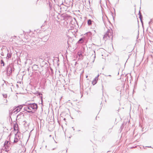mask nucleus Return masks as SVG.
<instances>
[{
    "mask_svg": "<svg viewBox=\"0 0 153 153\" xmlns=\"http://www.w3.org/2000/svg\"><path fill=\"white\" fill-rule=\"evenodd\" d=\"M92 22H94L91 19H89L88 21V24L89 26L91 25L92 24Z\"/></svg>",
    "mask_w": 153,
    "mask_h": 153,
    "instance_id": "0eeeda50",
    "label": "nucleus"
},
{
    "mask_svg": "<svg viewBox=\"0 0 153 153\" xmlns=\"http://www.w3.org/2000/svg\"><path fill=\"white\" fill-rule=\"evenodd\" d=\"M49 7H50V9H51V8L52 5L51 4V3H50L49 2Z\"/></svg>",
    "mask_w": 153,
    "mask_h": 153,
    "instance_id": "aec40b11",
    "label": "nucleus"
},
{
    "mask_svg": "<svg viewBox=\"0 0 153 153\" xmlns=\"http://www.w3.org/2000/svg\"><path fill=\"white\" fill-rule=\"evenodd\" d=\"M22 108V105H20L17 107H14L13 110L12 111L11 110L10 111V114H12L13 113L15 114H17L18 112H19L20 111Z\"/></svg>",
    "mask_w": 153,
    "mask_h": 153,
    "instance_id": "f257e3e1",
    "label": "nucleus"
},
{
    "mask_svg": "<svg viewBox=\"0 0 153 153\" xmlns=\"http://www.w3.org/2000/svg\"><path fill=\"white\" fill-rule=\"evenodd\" d=\"M8 85H9V86H13V84L12 83H8Z\"/></svg>",
    "mask_w": 153,
    "mask_h": 153,
    "instance_id": "6ab92c4d",
    "label": "nucleus"
},
{
    "mask_svg": "<svg viewBox=\"0 0 153 153\" xmlns=\"http://www.w3.org/2000/svg\"><path fill=\"white\" fill-rule=\"evenodd\" d=\"M10 144L9 141H6L4 144V146H5V148H6L7 146V145L8 144V143Z\"/></svg>",
    "mask_w": 153,
    "mask_h": 153,
    "instance_id": "6e6552de",
    "label": "nucleus"
},
{
    "mask_svg": "<svg viewBox=\"0 0 153 153\" xmlns=\"http://www.w3.org/2000/svg\"><path fill=\"white\" fill-rule=\"evenodd\" d=\"M92 45H95L94 43H92Z\"/></svg>",
    "mask_w": 153,
    "mask_h": 153,
    "instance_id": "473e14b6",
    "label": "nucleus"
},
{
    "mask_svg": "<svg viewBox=\"0 0 153 153\" xmlns=\"http://www.w3.org/2000/svg\"><path fill=\"white\" fill-rule=\"evenodd\" d=\"M57 6L58 8H60V9H61V6H60L59 5H57Z\"/></svg>",
    "mask_w": 153,
    "mask_h": 153,
    "instance_id": "a878e982",
    "label": "nucleus"
},
{
    "mask_svg": "<svg viewBox=\"0 0 153 153\" xmlns=\"http://www.w3.org/2000/svg\"><path fill=\"white\" fill-rule=\"evenodd\" d=\"M105 76H110V77H111V75H105Z\"/></svg>",
    "mask_w": 153,
    "mask_h": 153,
    "instance_id": "cd10ccee",
    "label": "nucleus"
},
{
    "mask_svg": "<svg viewBox=\"0 0 153 153\" xmlns=\"http://www.w3.org/2000/svg\"><path fill=\"white\" fill-rule=\"evenodd\" d=\"M28 108V105L27 106H26L25 107H24L23 108V110L25 111H27V109Z\"/></svg>",
    "mask_w": 153,
    "mask_h": 153,
    "instance_id": "4468645a",
    "label": "nucleus"
},
{
    "mask_svg": "<svg viewBox=\"0 0 153 153\" xmlns=\"http://www.w3.org/2000/svg\"><path fill=\"white\" fill-rule=\"evenodd\" d=\"M78 55H79V56L80 57L82 55V54L81 53H78Z\"/></svg>",
    "mask_w": 153,
    "mask_h": 153,
    "instance_id": "412c9836",
    "label": "nucleus"
},
{
    "mask_svg": "<svg viewBox=\"0 0 153 153\" xmlns=\"http://www.w3.org/2000/svg\"><path fill=\"white\" fill-rule=\"evenodd\" d=\"M139 18L140 19H142L143 16H142L141 15V13L140 12V11H139Z\"/></svg>",
    "mask_w": 153,
    "mask_h": 153,
    "instance_id": "9b49d317",
    "label": "nucleus"
},
{
    "mask_svg": "<svg viewBox=\"0 0 153 153\" xmlns=\"http://www.w3.org/2000/svg\"><path fill=\"white\" fill-rule=\"evenodd\" d=\"M99 76V75H98L97 77H96L94 79V80H96V81H97L98 80V77Z\"/></svg>",
    "mask_w": 153,
    "mask_h": 153,
    "instance_id": "f3484780",
    "label": "nucleus"
},
{
    "mask_svg": "<svg viewBox=\"0 0 153 153\" xmlns=\"http://www.w3.org/2000/svg\"><path fill=\"white\" fill-rule=\"evenodd\" d=\"M94 60L93 61V62H94Z\"/></svg>",
    "mask_w": 153,
    "mask_h": 153,
    "instance_id": "58836bf2",
    "label": "nucleus"
},
{
    "mask_svg": "<svg viewBox=\"0 0 153 153\" xmlns=\"http://www.w3.org/2000/svg\"><path fill=\"white\" fill-rule=\"evenodd\" d=\"M55 141L56 143H57V142Z\"/></svg>",
    "mask_w": 153,
    "mask_h": 153,
    "instance_id": "4c0bfd02",
    "label": "nucleus"
},
{
    "mask_svg": "<svg viewBox=\"0 0 153 153\" xmlns=\"http://www.w3.org/2000/svg\"><path fill=\"white\" fill-rule=\"evenodd\" d=\"M1 54L2 56H3L4 55H3V52H2L1 53Z\"/></svg>",
    "mask_w": 153,
    "mask_h": 153,
    "instance_id": "c756f323",
    "label": "nucleus"
},
{
    "mask_svg": "<svg viewBox=\"0 0 153 153\" xmlns=\"http://www.w3.org/2000/svg\"><path fill=\"white\" fill-rule=\"evenodd\" d=\"M38 68V65L36 64L33 65L32 67V69L34 70H37Z\"/></svg>",
    "mask_w": 153,
    "mask_h": 153,
    "instance_id": "423d86ee",
    "label": "nucleus"
},
{
    "mask_svg": "<svg viewBox=\"0 0 153 153\" xmlns=\"http://www.w3.org/2000/svg\"><path fill=\"white\" fill-rule=\"evenodd\" d=\"M30 108L32 111L35 110V112L38 108L37 105L35 103H29Z\"/></svg>",
    "mask_w": 153,
    "mask_h": 153,
    "instance_id": "7ed1b4c3",
    "label": "nucleus"
},
{
    "mask_svg": "<svg viewBox=\"0 0 153 153\" xmlns=\"http://www.w3.org/2000/svg\"><path fill=\"white\" fill-rule=\"evenodd\" d=\"M64 120H66V119H65V118H64Z\"/></svg>",
    "mask_w": 153,
    "mask_h": 153,
    "instance_id": "f704fd0d",
    "label": "nucleus"
},
{
    "mask_svg": "<svg viewBox=\"0 0 153 153\" xmlns=\"http://www.w3.org/2000/svg\"><path fill=\"white\" fill-rule=\"evenodd\" d=\"M56 147L55 148H53L52 149V150H54V149H56Z\"/></svg>",
    "mask_w": 153,
    "mask_h": 153,
    "instance_id": "2f4dec72",
    "label": "nucleus"
},
{
    "mask_svg": "<svg viewBox=\"0 0 153 153\" xmlns=\"http://www.w3.org/2000/svg\"><path fill=\"white\" fill-rule=\"evenodd\" d=\"M94 51V57L95 58V51Z\"/></svg>",
    "mask_w": 153,
    "mask_h": 153,
    "instance_id": "bb28decb",
    "label": "nucleus"
},
{
    "mask_svg": "<svg viewBox=\"0 0 153 153\" xmlns=\"http://www.w3.org/2000/svg\"><path fill=\"white\" fill-rule=\"evenodd\" d=\"M3 96L4 98H6L7 97V95L6 94H3Z\"/></svg>",
    "mask_w": 153,
    "mask_h": 153,
    "instance_id": "a211bd4d",
    "label": "nucleus"
},
{
    "mask_svg": "<svg viewBox=\"0 0 153 153\" xmlns=\"http://www.w3.org/2000/svg\"><path fill=\"white\" fill-rule=\"evenodd\" d=\"M1 64H3V65H2L3 66H4V63L3 60L2 59H1Z\"/></svg>",
    "mask_w": 153,
    "mask_h": 153,
    "instance_id": "dca6fc26",
    "label": "nucleus"
},
{
    "mask_svg": "<svg viewBox=\"0 0 153 153\" xmlns=\"http://www.w3.org/2000/svg\"><path fill=\"white\" fill-rule=\"evenodd\" d=\"M21 115H22L23 116H24L23 115H22V113H20V114H19L17 115V118H18V119H19V118H20L21 117Z\"/></svg>",
    "mask_w": 153,
    "mask_h": 153,
    "instance_id": "f8f14e48",
    "label": "nucleus"
},
{
    "mask_svg": "<svg viewBox=\"0 0 153 153\" xmlns=\"http://www.w3.org/2000/svg\"><path fill=\"white\" fill-rule=\"evenodd\" d=\"M11 57V54L8 53L7 55V56L6 57V58L7 59H9V58H10Z\"/></svg>",
    "mask_w": 153,
    "mask_h": 153,
    "instance_id": "9d476101",
    "label": "nucleus"
},
{
    "mask_svg": "<svg viewBox=\"0 0 153 153\" xmlns=\"http://www.w3.org/2000/svg\"><path fill=\"white\" fill-rule=\"evenodd\" d=\"M50 70L51 71V72L52 73V74L53 73V70L51 68H50Z\"/></svg>",
    "mask_w": 153,
    "mask_h": 153,
    "instance_id": "4be33fe9",
    "label": "nucleus"
},
{
    "mask_svg": "<svg viewBox=\"0 0 153 153\" xmlns=\"http://www.w3.org/2000/svg\"><path fill=\"white\" fill-rule=\"evenodd\" d=\"M18 139L17 137H15L14 140V143H16L18 142Z\"/></svg>",
    "mask_w": 153,
    "mask_h": 153,
    "instance_id": "ddd939ff",
    "label": "nucleus"
},
{
    "mask_svg": "<svg viewBox=\"0 0 153 153\" xmlns=\"http://www.w3.org/2000/svg\"><path fill=\"white\" fill-rule=\"evenodd\" d=\"M151 21H150V22H149V24L150 23H151Z\"/></svg>",
    "mask_w": 153,
    "mask_h": 153,
    "instance_id": "c9c22d12",
    "label": "nucleus"
},
{
    "mask_svg": "<svg viewBox=\"0 0 153 153\" xmlns=\"http://www.w3.org/2000/svg\"><path fill=\"white\" fill-rule=\"evenodd\" d=\"M148 147H150V148H151V146H149V147L148 146Z\"/></svg>",
    "mask_w": 153,
    "mask_h": 153,
    "instance_id": "e433bc0d",
    "label": "nucleus"
},
{
    "mask_svg": "<svg viewBox=\"0 0 153 153\" xmlns=\"http://www.w3.org/2000/svg\"><path fill=\"white\" fill-rule=\"evenodd\" d=\"M88 2L89 5L90 6V4H91V2H90V1L89 0H88Z\"/></svg>",
    "mask_w": 153,
    "mask_h": 153,
    "instance_id": "5701e85b",
    "label": "nucleus"
},
{
    "mask_svg": "<svg viewBox=\"0 0 153 153\" xmlns=\"http://www.w3.org/2000/svg\"><path fill=\"white\" fill-rule=\"evenodd\" d=\"M28 108L27 109V112L28 113H35V110L32 111L31 109V108H30V106L29 104H28Z\"/></svg>",
    "mask_w": 153,
    "mask_h": 153,
    "instance_id": "39448f33",
    "label": "nucleus"
},
{
    "mask_svg": "<svg viewBox=\"0 0 153 153\" xmlns=\"http://www.w3.org/2000/svg\"><path fill=\"white\" fill-rule=\"evenodd\" d=\"M97 82V81L95 80L94 79V80L92 82V84H93V85H95V84H96Z\"/></svg>",
    "mask_w": 153,
    "mask_h": 153,
    "instance_id": "2eb2a0df",
    "label": "nucleus"
},
{
    "mask_svg": "<svg viewBox=\"0 0 153 153\" xmlns=\"http://www.w3.org/2000/svg\"><path fill=\"white\" fill-rule=\"evenodd\" d=\"M140 20L141 22V23L143 24V21H142V19H140Z\"/></svg>",
    "mask_w": 153,
    "mask_h": 153,
    "instance_id": "393cba45",
    "label": "nucleus"
},
{
    "mask_svg": "<svg viewBox=\"0 0 153 153\" xmlns=\"http://www.w3.org/2000/svg\"><path fill=\"white\" fill-rule=\"evenodd\" d=\"M12 67L10 65L8 66L6 68L7 73V75H10L12 72Z\"/></svg>",
    "mask_w": 153,
    "mask_h": 153,
    "instance_id": "20e7f679",
    "label": "nucleus"
},
{
    "mask_svg": "<svg viewBox=\"0 0 153 153\" xmlns=\"http://www.w3.org/2000/svg\"><path fill=\"white\" fill-rule=\"evenodd\" d=\"M41 97V102H42H42H43V100H42V96Z\"/></svg>",
    "mask_w": 153,
    "mask_h": 153,
    "instance_id": "c85d7f7f",
    "label": "nucleus"
},
{
    "mask_svg": "<svg viewBox=\"0 0 153 153\" xmlns=\"http://www.w3.org/2000/svg\"><path fill=\"white\" fill-rule=\"evenodd\" d=\"M111 36V39H112L113 36L112 31L111 30H108L107 32L104 35L103 39H105L106 38V39H108L107 37L109 38Z\"/></svg>",
    "mask_w": 153,
    "mask_h": 153,
    "instance_id": "f03ea898",
    "label": "nucleus"
},
{
    "mask_svg": "<svg viewBox=\"0 0 153 153\" xmlns=\"http://www.w3.org/2000/svg\"><path fill=\"white\" fill-rule=\"evenodd\" d=\"M16 87H17V88H19V86H18V85H17V84H16Z\"/></svg>",
    "mask_w": 153,
    "mask_h": 153,
    "instance_id": "7c9ffc66",
    "label": "nucleus"
},
{
    "mask_svg": "<svg viewBox=\"0 0 153 153\" xmlns=\"http://www.w3.org/2000/svg\"><path fill=\"white\" fill-rule=\"evenodd\" d=\"M84 39L82 38H80L78 41L79 43H82L84 42Z\"/></svg>",
    "mask_w": 153,
    "mask_h": 153,
    "instance_id": "1a4fd4ad",
    "label": "nucleus"
},
{
    "mask_svg": "<svg viewBox=\"0 0 153 153\" xmlns=\"http://www.w3.org/2000/svg\"><path fill=\"white\" fill-rule=\"evenodd\" d=\"M4 100V102L5 103H7V100Z\"/></svg>",
    "mask_w": 153,
    "mask_h": 153,
    "instance_id": "b1692460",
    "label": "nucleus"
},
{
    "mask_svg": "<svg viewBox=\"0 0 153 153\" xmlns=\"http://www.w3.org/2000/svg\"><path fill=\"white\" fill-rule=\"evenodd\" d=\"M10 89H11V91H12V88H11V87L10 88Z\"/></svg>",
    "mask_w": 153,
    "mask_h": 153,
    "instance_id": "72a5a7b5",
    "label": "nucleus"
}]
</instances>
